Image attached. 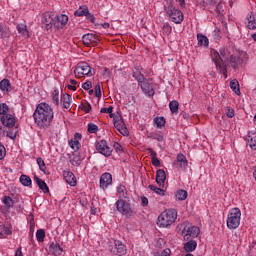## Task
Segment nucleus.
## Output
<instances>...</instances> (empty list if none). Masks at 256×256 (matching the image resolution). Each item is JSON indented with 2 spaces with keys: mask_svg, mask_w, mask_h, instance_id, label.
<instances>
[{
  "mask_svg": "<svg viewBox=\"0 0 256 256\" xmlns=\"http://www.w3.org/2000/svg\"><path fill=\"white\" fill-rule=\"evenodd\" d=\"M53 117V108L45 102L38 104L33 113L34 123L37 124L39 129H48V127H51Z\"/></svg>",
  "mask_w": 256,
  "mask_h": 256,
  "instance_id": "obj_1",
  "label": "nucleus"
},
{
  "mask_svg": "<svg viewBox=\"0 0 256 256\" xmlns=\"http://www.w3.org/2000/svg\"><path fill=\"white\" fill-rule=\"evenodd\" d=\"M210 53L212 61L216 65L217 71L223 74L224 79H227V64L223 61V58L227 55L225 48H220L219 52H217L215 49H212Z\"/></svg>",
  "mask_w": 256,
  "mask_h": 256,
  "instance_id": "obj_2",
  "label": "nucleus"
},
{
  "mask_svg": "<svg viewBox=\"0 0 256 256\" xmlns=\"http://www.w3.org/2000/svg\"><path fill=\"white\" fill-rule=\"evenodd\" d=\"M177 219V210L175 209H168L162 212L158 216L157 225L159 227H169V225H173V222Z\"/></svg>",
  "mask_w": 256,
  "mask_h": 256,
  "instance_id": "obj_3",
  "label": "nucleus"
},
{
  "mask_svg": "<svg viewBox=\"0 0 256 256\" xmlns=\"http://www.w3.org/2000/svg\"><path fill=\"white\" fill-rule=\"evenodd\" d=\"M164 11L168 15V17H170L171 21L173 23H176V25L183 23V20L185 19L183 12H181V10L177 9L172 4L164 6Z\"/></svg>",
  "mask_w": 256,
  "mask_h": 256,
  "instance_id": "obj_4",
  "label": "nucleus"
},
{
  "mask_svg": "<svg viewBox=\"0 0 256 256\" xmlns=\"http://www.w3.org/2000/svg\"><path fill=\"white\" fill-rule=\"evenodd\" d=\"M241 224V210L239 208H232L227 217L228 229H237Z\"/></svg>",
  "mask_w": 256,
  "mask_h": 256,
  "instance_id": "obj_5",
  "label": "nucleus"
},
{
  "mask_svg": "<svg viewBox=\"0 0 256 256\" xmlns=\"http://www.w3.org/2000/svg\"><path fill=\"white\" fill-rule=\"evenodd\" d=\"M116 208L117 211L121 213V215H124L126 219H131V217L135 215V211L133 210V207H131V203L123 199L117 200Z\"/></svg>",
  "mask_w": 256,
  "mask_h": 256,
  "instance_id": "obj_6",
  "label": "nucleus"
},
{
  "mask_svg": "<svg viewBox=\"0 0 256 256\" xmlns=\"http://www.w3.org/2000/svg\"><path fill=\"white\" fill-rule=\"evenodd\" d=\"M74 75L78 79H81V77H85V75H87L88 77H93V74L91 73V66L87 62L78 63L77 67L74 70Z\"/></svg>",
  "mask_w": 256,
  "mask_h": 256,
  "instance_id": "obj_7",
  "label": "nucleus"
},
{
  "mask_svg": "<svg viewBox=\"0 0 256 256\" xmlns=\"http://www.w3.org/2000/svg\"><path fill=\"white\" fill-rule=\"evenodd\" d=\"M109 251L112 255H127V246L121 240H115L113 244L109 245Z\"/></svg>",
  "mask_w": 256,
  "mask_h": 256,
  "instance_id": "obj_8",
  "label": "nucleus"
},
{
  "mask_svg": "<svg viewBox=\"0 0 256 256\" xmlns=\"http://www.w3.org/2000/svg\"><path fill=\"white\" fill-rule=\"evenodd\" d=\"M199 233H201V229L193 225L185 226L182 230L184 241H189V239H197V237H199Z\"/></svg>",
  "mask_w": 256,
  "mask_h": 256,
  "instance_id": "obj_9",
  "label": "nucleus"
},
{
  "mask_svg": "<svg viewBox=\"0 0 256 256\" xmlns=\"http://www.w3.org/2000/svg\"><path fill=\"white\" fill-rule=\"evenodd\" d=\"M114 127L119 131V133H121V135L129 137V130L127 129L125 121H123V117L120 114L114 117Z\"/></svg>",
  "mask_w": 256,
  "mask_h": 256,
  "instance_id": "obj_10",
  "label": "nucleus"
},
{
  "mask_svg": "<svg viewBox=\"0 0 256 256\" xmlns=\"http://www.w3.org/2000/svg\"><path fill=\"white\" fill-rule=\"evenodd\" d=\"M42 29H45L46 31H49L50 29H53L55 27V16L53 14L46 12L42 15Z\"/></svg>",
  "mask_w": 256,
  "mask_h": 256,
  "instance_id": "obj_11",
  "label": "nucleus"
},
{
  "mask_svg": "<svg viewBox=\"0 0 256 256\" xmlns=\"http://www.w3.org/2000/svg\"><path fill=\"white\" fill-rule=\"evenodd\" d=\"M96 150L104 157H111V153H113V149L107 145V140H100L96 142Z\"/></svg>",
  "mask_w": 256,
  "mask_h": 256,
  "instance_id": "obj_12",
  "label": "nucleus"
},
{
  "mask_svg": "<svg viewBox=\"0 0 256 256\" xmlns=\"http://www.w3.org/2000/svg\"><path fill=\"white\" fill-rule=\"evenodd\" d=\"M139 87H141L142 92L147 97H153L155 95V90L153 89V84L149 83V81L144 80L142 82H138Z\"/></svg>",
  "mask_w": 256,
  "mask_h": 256,
  "instance_id": "obj_13",
  "label": "nucleus"
},
{
  "mask_svg": "<svg viewBox=\"0 0 256 256\" xmlns=\"http://www.w3.org/2000/svg\"><path fill=\"white\" fill-rule=\"evenodd\" d=\"M0 121L2 125L6 127V129H13V127H15L16 120L15 116H13L12 114L1 116Z\"/></svg>",
  "mask_w": 256,
  "mask_h": 256,
  "instance_id": "obj_14",
  "label": "nucleus"
},
{
  "mask_svg": "<svg viewBox=\"0 0 256 256\" xmlns=\"http://www.w3.org/2000/svg\"><path fill=\"white\" fill-rule=\"evenodd\" d=\"M69 22V16L61 14L54 17V27L55 29H63L65 25Z\"/></svg>",
  "mask_w": 256,
  "mask_h": 256,
  "instance_id": "obj_15",
  "label": "nucleus"
},
{
  "mask_svg": "<svg viewBox=\"0 0 256 256\" xmlns=\"http://www.w3.org/2000/svg\"><path fill=\"white\" fill-rule=\"evenodd\" d=\"M82 41L86 47H91V45H97L100 40L95 34H84L82 36Z\"/></svg>",
  "mask_w": 256,
  "mask_h": 256,
  "instance_id": "obj_16",
  "label": "nucleus"
},
{
  "mask_svg": "<svg viewBox=\"0 0 256 256\" xmlns=\"http://www.w3.org/2000/svg\"><path fill=\"white\" fill-rule=\"evenodd\" d=\"M113 183V176L111 173L106 172L103 173L100 177V187L101 189H107L109 185Z\"/></svg>",
  "mask_w": 256,
  "mask_h": 256,
  "instance_id": "obj_17",
  "label": "nucleus"
},
{
  "mask_svg": "<svg viewBox=\"0 0 256 256\" xmlns=\"http://www.w3.org/2000/svg\"><path fill=\"white\" fill-rule=\"evenodd\" d=\"M175 167H177V169H181L182 171H184V169H187V157H185V155L183 154H178L176 161L174 162Z\"/></svg>",
  "mask_w": 256,
  "mask_h": 256,
  "instance_id": "obj_18",
  "label": "nucleus"
},
{
  "mask_svg": "<svg viewBox=\"0 0 256 256\" xmlns=\"http://www.w3.org/2000/svg\"><path fill=\"white\" fill-rule=\"evenodd\" d=\"M246 20H247V24H246L247 29H250V31H255V29H256V13L250 12L246 16Z\"/></svg>",
  "mask_w": 256,
  "mask_h": 256,
  "instance_id": "obj_19",
  "label": "nucleus"
},
{
  "mask_svg": "<svg viewBox=\"0 0 256 256\" xmlns=\"http://www.w3.org/2000/svg\"><path fill=\"white\" fill-rule=\"evenodd\" d=\"M167 180V174L165 170L159 169L156 172V183L159 187H165V181Z\"/></svg>",
  "mask_w": 256,
  "mask_h": 256,
  "instance_id": "obj_20",
  "label": "nucleus"
},
{
  "mask_svg": "<svg viewBox=\"0 0 256 256\" xmlns=\"http://www.w3.org/2000/svg\"><path fill=\"white\" fill-rule=\"evenodd\" d=\"M63 177L66 183H68V185H70L71 187H75L77 185V178L75 177V174H73V172L66 171L63 173Z\"/></svg>",
  "mask_w": 256,
  "mask_h": 256,
  "instance_id": "obj_21",
  "label": "nucleus"
},
{
  "mask_svg": "<svg viewBox=\"0 0 256 256\" xmlns=\"http://www.w3.org/2000/svg\"><path fill=\"white\" fill-rule=\"evenodd\" d=\"M184 241H187L184 244V251H186V253H193V251L197 249V241H195L194 239H189Z\"/></svg>",
  "mask_w": 256,
  "mask_h": 256,
  "instance_id": "obj_22",
  "label": "nucleus"
},
{
  "mask_svg": "<svg viewBox=\"0 0 256 256\" xmlns=\"http://www.w3.org/2000/svg\"><path fill=\"white\" fill-rule=\"evenodd\" d=\"M246 140L249 143V147L256 151V131H249Z\"/></svg>",
  "mask_w": 256,
  "mask_h": 256,
  "instance_id": "obj_23",
  "label": "nucleus"
},
{
  "mask_svg": "<svg viewBox=\"0 0 256 256\" xmlns=\"http://www.w3.org/2000/svg\"><path fill=\"white\" fill-rule=\"evenodd\" d=\"M49 251L52 253V255L59 256L61 253H63V248L59 243L52 242L49 246Z\"/></svg>",
  "mask_w": 256,
  "mask_h": 256,
  "instance_id": "obj_24",
  "label": "nucleus"
},
{
  "mask_svg": "<svg viewBox=\"0 0 256 256\" xmlns=\"http://www.w3.org/2000/svg\"><path fill=\"white\" fill-rule=\"evenodd\" d=\"M34 181L36 182L37 186L43 193H49V186H47V183L43 181V179L39 178L37 175L34 176Z\"/></svg>",
  "mask_w": 256,
  "mask_h": 256,
  "instance_id": "obj_25",
  "label": "nucleus"
},
{
  "mask_svg": "<svg viewBox=\"0 0 256 256\" xmlns=\"http://www.w3.org/2000/svg\"><path fill=\"white\" fill-rule=\"evenodd\" d=\"M243 64V59L239 56L231 55L230 56V65L232 69H239V65Z\"/></svg>",
  "mask_w": 256,
  "mask_h": 256,
  "instance_id": "obj_26",
  "label": "nucleus"
},
{
  "mask_svg": "<svg viewBox=\"0 0 256 256\" xmlns=\"http://www.w3.org/2000/svg\"><path fill=\"white\" fill-rule=\"evenodd\" d=\"M197 41H198L199 47H205V49L209 47V38H207V36L199 33L197 34Z\"/></svg>",
  "mask_w": 256,
  "mask_h": 256,
  "instance_id": "obj_27",
  "label": "nucleus"
},
{
  "mask_svg": "<svg viewBox=\"0 0 256 256\" xmlns=\"http://www.w3.org/2000/svg\"><path fill=\"white\" fill-rule=\"evenodd\" d=\"M60 101L63 109H69L71 107V95L67 93L63 94Z\"/></svg>",
  "mask_w": 256,
  "mask_h": 256,
  "instance_id": "obj_28",
  "label": "nucleus"
},
{
  "mask_svg": "<svg viewBox=\"0 0 256 256\" xmlns=\"http://www.w3.org/2000/svg\"><path fill=\"white\" fill-rule=\"evenodd\" d=\"M132 77H134V79H136L138 83H143V81H145V75L141 73V70H139V68H134Z\"/></svg>",
  "mask_w": 256,
  "mask_h": 256,
  "instance_id": "obj_29",
  "label": "nucleus"
},
{
  "mask_svg": "<svg viewBox=\"0 0 256 256\" xmlns=\"http://www.w3.org/2000/svg\"><path fill=\"white\" fill-rule=\"evenodd\" d=\"M75 17H87L89 15V8L87 6H80L78 10L74 12Z\"/></svg>",
  "mask_w": 256,
  "mask_h": 256,
  "instance_id": "obj_30",
  "label": "nucleus"
},
{
  "mask_svg": "<svg viewBox=\"0 0 256 256\" xmlns=\"http://www.w3.org/2000/svg\"><path fill=\"white\" fill-rule=\"evenodd\" d=\"M20 183L23 185V187H31L33 185V181L31 180V177L25 174H22L20 176Z\"/></svg>",
  "mask_w": 256,
  "mask_h": 256,
  "instance_id": "obj_31",
  "label": "nucleus"
},
{
  "mask_svg": "<svg viewBox=\"0 0 256 256\" xmlns=\"http://www.w3.org/2000/svg\"><path fill=\"white\" fill-rule=\"evenodd\" d=\"M169 109H170L172 115H178L179 114V101L172 100L169 103Z\"/></svg>",
  "mask_w": 256,
  "mask_h": 256,
  "instance_id": "obj_32",
  "label": "nucleus"
},
{
  "mask_svg": "<svg viewBox=\"0 0 256 256\" xmlns=\"http://www.w3.org/2000/svg\"><path fill=\"white\" fill-rule=\"evenodd\" d=\"M230 88L236 95H241V89L239 88V81L237 79L230 81Z\"/></svg>",
  "mask_w": 256,
  "mask_h": 256,
  "instance_id": "obj_33",
  "label": "nucleus"
},
{
  "mask_svg": "<svg viewBox=\"0 0 256 256\" xmlns=\"http://www.w3.org/2000/svg\"><path fill=\"white\" fill-rule=\"evenodd\" d=\"M175 197L177 201H185V199H187L188 197L187 190H183V189L178 190L175 194Z\"/></svg>",
  "mask_w": 256,
  "mask_h": 256,
  "instance_id": "obj_34",
  "label": "nucleus"
},
{
  "mask_svg": "<svg viewBox=\"0 0 256 256\" xmlns=\"http://www.w3.org/2000/svg\"><path fill=\"white\" fill-rule=\"evenodd\" d=\"M0 89L1 91H11V82L9 81V79L5 78L0 82Z\"/></svg>",
  "mask_w": 256,
  "mask_h": 256,
  "instance_id": "obj_35",
  "label": "nucleus"
},
{
  "mask_svg": "<svg viewBox=\"0 0 256 256\" xmlns=\"http://www.w3.org/2000/svg\"><path fill=\"white\" fill-rule=\"evenodd\" d=\"M17 31L20 33V35H23V37H29V30H27V25L18 24Z\"/></svg>",
  "mask_w": 256,
  "mask_h": 256,
  "instance_id": "obj_36",
  "label": "nucleus"
},
{
  "mask_svg": "<svg viewBox=\"0 0 256 256\" xmlns=\"http://www.w3.org/2000/svg\"><path fill=\"white\" fill-rule=\"evenodd\" d=\"M148 188L150 189V191H154V193H156V195H160V197H165V190L161 189L153 184H150L148 186Z\"/></svg>",
  "mask_w": 256,
  "mask_h": 256,
  "instance_id": "obj_37",
  "label": "nucleus"
},
{
  "mask_svg": "<svg viewBox=\"0 0 256 256\" xmlns=\"http://www.w3.org/2000/svg\"><path fill=\"white\" fill-rule=\"evenodd\" d=\"M37 165L42 173H44L45 175H49V172L46 171L47 166L45 165V161L43 160V158H37Z\"/></svg>",
  "mask_w": 256,
  "mask_h": 256,
  "instance_id": "obj_38",
  "label": "nucleus"
},
{
  "mask_svg": "<svg viewBox=\"0 0 256 256\" xmlns=\"http://www.w3.org/2000/svg\"><path fill=\"white\" fill-rule=\"evenodd\" d=\"M9 28L7 26L0 24V39H5L9 37Z\"/></svg>",
  "mask_w": 256,
  "mask_h": 256,
  "instance_id": "obj_39",
  "label": "nucleus"
},
{
  "mask_svg": "<svg viewBox=\"0 0 256 256\" xmlns=\"http://www.w3.org/2000/svg\"><path fill=\"white\" fill-rule=\"evenodd\" d=\"M13 232L6 225H0V236L7 237V235H11Z\"/></svg>",
  "mask_w": 256,
  "mask_h": 256,
  "instance_id": "obj_40",
  "label": "nucleus"
},
{
  "mask_svg": "<svg viewBox=\"0 0 256 256\" xmlns=\"http://www.w3.org/2000/svg\"><path fill=\"white\" fill-rule=\"evenodd\" d=\"M154 123L156 124L158 129H163L167 122L165 121V117H157L154 119Z\"/></svg>",
  "mask_w": 256,
  "mask_h": 256,
  "instance_id": "obj_41",
  "label": "nucleus"
},
{
  "mask_svg": "<svg viewBox=\"0 0 256 256\" xmlns=\"http://www.w3.org/2000/svg\"><path fill=\"white\" fill-rule=\"evenodd\" d=\"M69 146L74 151H79V149H81V143L77 139H72L71 141H69Z\"/></svg>",
  "mask_w": 256,
  "mask_h": 256,
  "instance_id": "obj_42",
  "label": "nucleus"
},
{
  "mask_svg": "<svg viewBox=\"0 0 256 256\" xmlns=\"http://www.w3.org/2000/svg\"><path fill=\"white\" fill-rule=\"evenodd\" d=\"M148 139H154L156 141L163 142L165 138L161 134H157L155 132H150L148 134Z\"/></svg>",
  "mask_w": 256,
  "mask_h": 256,
  "instance_id": "obj_43",
  "label": "nucleus"
},
{
  "mask_svg": "<svg viewBox=\"0 0 256 256\" xmlns=\"http://www.w3.org/2000/svg\"><path fill=\"white\" fill-rule=\"evenodd\" d=\"M36 239H37L38 243H43L45 241V230L44 229L37 230Z\"/></svg>",
  "mask_w": 256,
  "mask_h": 256,
  "instance_id": "obj_44",
  "label": "nucleus"
},
{
  "mask_svg": "<svg viewBox=\"0 0 256 256\" xmlns=\"http://www.w3.org/2000/svg\"><path fill=\"white\" fill-rule=\"evenodd\" d=\"M0 115H2V117L9 115V105H7V103L0 104Z\"/></svg>",
  "mask_w": 256,
  "mask_h": 256,
  "instance_id": "obj_45",
  "label": "nucleus"
},
{
  "mask_svg": "<svg viewBox=\"0 0 256 256\" xmlns=\"http://www.w3.org/2000/svg\"><path fill=\"white\" fill-rule=\"evenodd\" d=\"M3 203L6 209H10L11 207H13V198H11V196H4Z\"/></svg>",
  "mask_w": 256,
  "mask_h": 256,
  "instance_id": "obj_46",
  "label": "nucleus"
},
{
  "mask_svg": "<svg viewBox=\"0 0 256 256\" xmlns=\"http://www.w3.org/2000/svg\"><path fill=\"white\" fill-rule=\"evenodd\" d=\"M17 133H19V130L15 127L12 130L6 131V136H8L9 139H17Z\"/></svg>",
  "mask_w": 256,
  "mask_h": 256,
  "instance_id": "obj_47",
  "label": "nucleus"
},
{
  "mask_svg": "<svg viewBox=\"0 0 256 256\" xmlns=\"http://www.w3.org/2000/svg\"><path fill=\"white\" fill-rule=\"evenodd\" d=\"M52 100L57 107H59V89H54L52 93Z\"/></svg>",
  "mask_w": 256,
  "mask_h": 256,
  "instance_id": "obj_48",
  "label": "nucleus"
},
{
  "mask_svg": "<svg viewBox=\"0 0 256 256\" xmlns=\"http://www.w3.org/2000/svg\"><path fill=\"white\" fill-rule=\"evenodd\" d=\"M97 131H99V126L94 123L88 124V133H97Z\"/></svg>",
  "mask_w": 256,
  "mask_h": 256,
  "instance_id": "obj_49",
  "label": "nucleus"
},
{
  "mask_svg": "<svg viewBox=\"0 0 256 256\" xmlns=\"http://www.w3.org/2000/svg\"><path fill=\"white\" fill-rule=\"evenodd\" d=\"M162 29L164 33H166V35H170V33L173 31V28H171V25H169V23H164Z\"/></svg>",
  "mask_w": 256,
  "mask_h": 256,
  "instance_id": "obj_50",
  "label": "nucleus"
},
{
  "mask_svg": "<svg viewBox=\"0 0 256 256\" xmlns=\"http://www.w3.org/2000/svg\"><path fill=\"white\" fill-rule=\"evenodd\" d=\"M116 153H123V146H121V144H119V142H115L113 145Z\"/></svg>",
  "mask_w": 256,
  "mask_h": 256,
  "instance_id": "obj_51",
  "label": "nucleus"
},
{
  "mask_svg": "<svg viewBox=\"0 0 256 256\" xmlns=\"http://www.w3.org/2000/svg\"><path fill=\"white\" fill-rule=\"evenodd\" d=\"M91 87H93V83L89 80L82 84V89H85V91H89Z\"/></svg>",
  "mask_w": 256,
  "mask_h": 256,
  "instance_id": "obj_52",
  "label": "nucleus"
},
{
  "mask_svg": "<svg viewBox=\"0 0 256 256\" xmlns=\"http://www.w3.org/2000/svg\"><path fill=\"white\" fill-rule=\"evenodd\" d=\"M5 155H7V150L5 149V146L0 145V161L1 159H5Z\"/></svg>",
  "mask_w": 256,
  "mask_h": 256,
  "instance_id": "obj_53",
  "label": "nucleus"
},
{
  "mask_svg": "<svg viewBox=\"0 0 256 256\" xmlns=\"http://www.w3.org/2000/svg\"><path fill=\"white\" fill-rule=\"evenodd\" d=\"M226 116L229 119H233L235 117V110L231 107H228V112L226 113Z\"/></svg>",
  "mask_w": 256,
  "mask_h": 256,
  "instance_id": "obj_54",
  "label": "nucleus"
},
{
  "mask_svg": "<svg viewBox=\"0 0 256 256\" xmlns=\"http://www.w3.org/2000/svg\"><path fill=\"white\" fill-rule=\"evenodd\" d=\"M152 159V165H154V167H161V161L159 160V158H157V156H154Z\"/></svg>",
  "mask_w": 256,
  "mask_h": 256,
  "instance_id": "obj_55",
  "label": "nucleus"
},
{
  "mask_svg": "<svg viewBox=\"0 0 256 256\" xmlns=\"http://www.w3.org/2000/svg\"><path fill=\"white\" fill-rule=\"evenodd\" d=\"M95 95L98 99H101V85L97 84L95 87Z\"/></svg>",
  "mask_w": 256,
  "mask_h": 256,
  "instance_id": "obj_56",
  "label": "nucleus"
},
{
  "mask_svg": "<svg viewBox=\"0 0 256 256\" xmlns=\"http://www.w3.org/2000/svg\"><path fill=\"white\" fill-rule=\"evenodd\" d=\"M216 13H218V15L223 16V4L218 3L216 6Z\"/></svg>",
  "mask_w": 256,
  "mask_h": 256,
  "instance_id": "obj_57",
  "label": "nucleus"
},
{
  "mask_svg": "<svg viewBox=\"0 0 256 256\" xmlns=\"http://www.w3.org/2000/svg\"><path fill=\"white\" fill-rule=\"evenodd\" d=\"M100 113H113V106H109L108 108H101Z\"/></svg>",
  "mask_w": 256,
  "mask_h": 256,
  "instance_id": "obj_58",
  "label": "nucleus"
},
{
  "mask_svg": "<svg viewBox=\"0 0 256 256\" xmlns=\"http://www.w3.org/2000/svg\"><path fill=\"white\" fill-rule=\"evenodd\" d=\"M159 256H171V249H169V248L164 249V250L159 254Z\"/></svg>",
  "mask_w": 256,
  "mask_h": 256,
  "instance_id": "obj_59",
  "label": "nucleus"
},
{
  "mask_svg": "<svg viewBox=\"0 0 256 256\" xmlns=\"http://www.w3.org/2000/svg\"><path fill=\"white\" fill-rule=\"evenodd\" d=\"M86 18L89 19L93 25H95V15L88 12V14H86Z\"/></svg>",
  "mask_w": 256,
  "mask_h": 256,
  "instance_id": "obj_60",
  "label": "nucleus"
},
{
  "mask_svg": "<svg viewBox=\"0 0 256 256\" xmlns=\"http://www.w3.org/2000/svg\"><path fill=\"white\" fill-rule=\"evenodd\" d=\"M25 202H21L18 206H17V212L18 213H23V211L25 210Z\"/></svg>",
  "mask_w": 256,
  "mask_h": 256,
  "instance_id": "obj_61",
  "label": "nucleus"
},
{
  "mask_svg": "<svg viewBox=\"0 0 256 256\" xmlns=\"http://www.w3.org/2000/svg\"><path fill=\"white\" fill-rule=\"evenodd\" d=\"M125 191H127V188L124 185H119L117 187V193H125Z\"/></svg>",
  "mask_w": 256,
  "mask_h": 256,
  "instance_id": "obj_62",
  "label": "nucleus"
},
{
  "mask_svg": "<svg viewBox=\"0 0 256 256\" xmlns=\"http://www.w3.org/2000/svg\"><path fill=\"white\" fill-rule=\"evenodd\" d=\"M141 201H142V207H147V205H149V199H147V197L145 196L141 197Z\"/></svg>",
  "mask_w": 256,
  "mask_h": 256,
  "instance_id": "obj_63",
  "label": "nucleus"
},
{
  "mask_svg": "<svg viewBox=\"0 0 256 256\" xmlns=\"http://www.w3.org/2000/svg\"><path fill=\"white\" fill-rule=\"evenodd\" d=\"M15 256H23V251L21 250V246L17 248L15 252Z\"/></svg>",
  "mask_w": 256,
  "mask_h": 256,
  "instance_id": "obj_64",
  "label": "nucleus"
}]
</instances>
